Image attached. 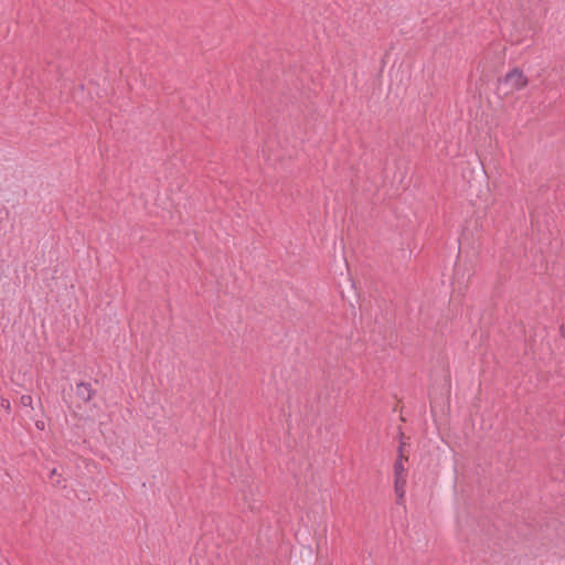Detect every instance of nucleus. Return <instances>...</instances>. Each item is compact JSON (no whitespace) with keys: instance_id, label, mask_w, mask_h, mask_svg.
<instances>
[{"instance_id":"6","label":"nucleus","mask_w":565,"mask_h":565,"mask_svg":"<svg viewBox=\"0 0 565 565\" xmlns=\"http://www.w3.org/2000/svg\"><path fill=\"white\" fill-rule=\"evenodd\" d=\"M35 426H36V428H39V429H41V430H42V429H44V426H45V425H44V422L39 420V422H36V423H35Z\"/></svg>"},{"instance_id":"4","label":"nucleus","mask_w":565,"mask_h":565,"mask_svg":"<svg viewBox=\"0 0 565 565\" xmlns=\"http://www.w3.org/2000/svg\"><path fill=\"white\" fill-rule=\"evenodd\" d=\"M21 402L23 405L28 406V405H31L32 403V397L30 395H23L21 397Z\"/></svg>"},{"instance_id":"1","label":"nucleus","mask_w":565,"mask_h":565,"mask_svg":"<svg viewBox=\"0 0 565 565\" xmlns=\"http://www.w3.org/2000/svg\"><path fill=\"white\" fill-rule=\"evenodd\" d=\"M529 84V78L519 68H513L508 72L500 81L501 89L505 95L513 94L514 92L524 89Z\"/></svg>"},{"instance_id":"3","label":"nucleus","mask_w":565,"mask_h":565,"mask_svg":"<svg viewBox=\"0 0 565 565\" xmlns=\"http://www.w3.org/2000/svg\"><path fill=\"white\" fill-rule=\"evenodd\" d=\"M76 394L83 401L88 402L93 396V390L89 384L81 383L76 387Z\"/></svg>"},{"instance_id":"2","label":"nucleus","mask_w":565,"mask_h":565,"mask_svg":"<svg viewBox=\"0 0 565 565\" xmlns=\"http://www.w3.org/2000/svg\"><path fill=\"white\" fill-rule=\"evenodd\" d=\"M407 460L406 457H404L402 449L399 450V456L397 460L394 463V490L399 500H402L405 495V489H406V468H405V461Z\"/></svg>"},{"instance_id":"5","label":"nucleus","mask_w":565,"mask_h":565,"mask_svg":"<svg viewBox=\"0 0 565 565\" xmlns=\"http://www.w3.org/2000/svg\"><path fill=\"white\" fill-rule=\"evenodd\" d=\"M559 335L565 341V323L559 326Z\"/></svg>"}]
</instances>
